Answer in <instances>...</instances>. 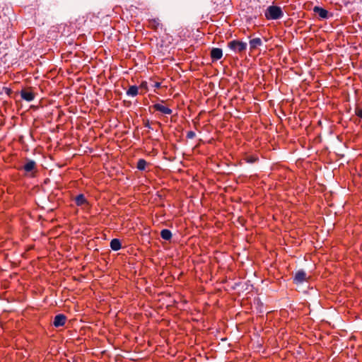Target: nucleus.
Returning <instances> with one entry per match:
<instances>
[{"instance_id":"1","label":"nucleus","mask_w":362,"mask_h":362,"mask_svg":"<svg viewBox=\"0 0 362 362\" xmlns=\"http://www.w3.org/2000/svg\"><path fill=\"white\" fill-rule=\"evenodd\" d=\"M284 13L281 8L277 6H269L264 13L267 20H277L283 16Z\"/></svg>"},{"instance_id":"2","label":"nucleus","mask_w":362,"mask_h":362,"mask_svg":"<svg viewBox=\"0 0 362 362\" xmlns=\"http://www.w3.org/2000/svg\"><path fill=\"white\" fill-rule=\"evenodd\" d=\"M166 103V100H162L160 103H155L152 105L149 109H153L154 111L160 112L164 115H169L173 113V110L163 104Z\"/></svg>"},{"instance_id":"3","label":"nucleus","mask_w":362,"mask_h":362,"mask_svg":"<svg viewBox=\"0 0 362 362\" xmlns=\"http://www.w3.org/2000/svg\"><path fill=\"white\" fill-rule=\"evenodd\" d=\"M228 47L235 52L241 53L246 50L247 43L238 40H233L228 43Z\"/></svg>"},{"instance_id":"4","label":"nucleus","mask_w":362,"mask_h":362,"mask_svg":"<svg viewBox=\"0 0 362 362\" xmlns=\"http://www.w3.org/2000/svg\"><path fill=\"white\" fill-rule=\"evenodd\" d=\"M21 96L23 100L30 102L34 100L35 94L31 88H24L21 90Z\"/></svg>"},{"instance_id":"5","label":"nucleus","mask_w":362,"mask_h":362,"mask_svg":"<svg viewBox=\"0 0 362 362\" xmlns=\"http://www.w3.org/2000/svg\"><path fill=\"white\" fill-rule=\"evenodd\" d=\"M306 276V273L303 270H298L293 277V283L295 284H300L308 281L309 278H307Z\"/></svg>"},{"instance_id":"6","label":"nucleus","mask_w":362,"mask_h":362,"mask_svg":"<svg viewBox=\"0 0 362 362\" xmlns=\"http://www.w3.org/2000/svg\"><path fill=\"white\" fill-rule=\"evenodd\" d=\"M147 27L154 31H158L159 28L162 29L163 25L158 18H151L148 20Z\"/></svg>"},{"instance_id":"7","label":"nucleus","mask_w":362,"mask_h":362,"mask_svg":"<svg viewBox=\"0 0 362 362\" xmlns=\"http://www.w3.org/2000/svg\"><path fill=\"white\" fill-rule=\"evenodd\" d=\"M210 57L213 62L221 59L223 57V51L221 48H212L210 52Z\"/></svg>"},{"instance_id":"8","label":"nucleus","mask_w":362,"mask_h":362,"mask_svg":"<svg viewBox=\"0 0 362 362\" xmlns=\"http://www.w3.org/2000/svg\"><path fill=\"white\" fill-rule=\"evenodd\" d=\"M67 317L64 314H58L54 317L53 325L55 327H62L65 325Z\"/></svg>"},{"instance_id":"9","label":"nucleus","mask_w":362,"mask_h":362,"mask_svg":"<svg viewBox=\"0 0 362 362\" xmlns=\"http://www.w3.org/2000/svg\"><path fill=\"white\" fill-rule=\"evenodd\" d=\"M75 204L77 206H88V201L85 197L83 194H79L74 198Z\"/></svg>"},{"instance_id":"10","label":"nucleus","mask_w":362,"mask_h":362,"mask_svg":"<svg viewBox=\"0 0 362 362\" xmlns=\"http://www.w3.org/2000/svg\"><path fill=\"white\" fill-rule=\"evenodd\" d=\"M249 45L250 51H253L260 47L262 45V42L259 37H255L250 40Z\"/></svg>"},{"instance_id":"11","label":"nucleus","mask_w":362,"mask_h":362,"mask_svg":"<svg viewBox=\"0 0 362 362\" xmlns=\"http://www.w3.org/2000/svg\"><path fill=\"white\" fill-rule=\"evenodd\" d=\"M314 12L318 14V16L321 18H328V11L321 7L319 6H315L313 9Z\"/></svg>"},{"instance_id":"12","label":"nucleus","mask_w":362,"mask_h":362,"mask_svg":"<svg viewBox=\"0 0 362 362\" xmlns=\"http://www.w3.org/2000/svg\"><path fill=\"white\" fill-rule=\"evenodd\" d=\"M36 168V163L34 160H29L24 165L23 170L27 172H31Z\"/></svg>"},{"instance_id":"13","label":"nucleus","mask_w":362,"mask_h":362,"mask_svg":"<svg viewBox=\"0 0 362 362\" xmlns=\"http://www.w3.org/2000/svg\"><path fill=\"white\" fill-rule=\"evenodd\" d=\"M110 248L114 251H118L122 248L121 241L117 238H114L110 242Z\"/></svg>"},{"instance_id":"14","label":"nucleus","mask_w":362,"mask_h":362,"mask_svg":"<svg viewBox=\"0 0 362 362\" xmlns=\"http://www.w3.org/2000/svg\"><path fill=\"white\" fill-rule=\"evenodd\" d=\"M139 86H131L127 90V95L132 97H135L139 94Z\"/></svg>"},{"instance_id":"15","label":"nucleus","mask_w":362,"mask_h":362,"mask_svg":"<svg viewBox=\"0 0 362 362\" xmlns=\"http://www.w3.org/2000/svg\"><path fill=\"white\" fill-rule=\"evenodd\" d=\"M148 165V163L146 160L144 158L139 159L137 164H136V168L141 171L146 170V166Z\"/></svg>"},{"instance_id":"16","label":"nucleus","mask_w":362,"mask_h":362,"mask_svg":"<svg viewBox=\"0 0 362 362\" xmlns=\"http://www.w3.org/2000/svg\"><path fill=\"white\" fill-rule=\"evenodd\" d=\"M160 237L165 240H170L172 238V233L168 229H163L160 231Z\"/></svg>"},{"instance_id":"17","label":"nucleus","mask_w":362,"mask_h":362,"mask_svg":"<svg viewBox=\"0 0 362 362\" xmlns=\"http://www.w3.org/2000/svg\"><path fill=\"white\" fill-rule=\"evenodd\" d=\"M243 160L248 163H254L259 160V157L257 155L245 156Z\"/></svg>"},{"instance_id":"18","label":"nucleus","mask_w":362,"mask_h":362,"mask_svg":"<svg viewBox=\"0 0 362 362\" xmlns=\"http://www.w3.org/2000/svg\"><path fill=\"white\" fill-rule=\"evenodd\" d=\"M139 88L140 89H144L145 92L144 93H140V94H144L148 90V84L146 81H144L141 83L140 86H139Z\"/></svg>"},{"instance_id":"19","label":"nucleus","mask_w":362,"mask_h":362,"mask_svg":"<svg viewBox=\"0 0 362 362\" xmlns=\"http://www.w3.org/2000/svg\"><path fill=\"white\" fill-rule=\"evenodd\" d=\"M88 18V16H82V17H79L77 20H76V22L78 23V25H81L82 24H85V23L86 22V19Z\"/></svg>"},{"instance_id":"20","label":"nucleus","mask_w":362,"mask_h":362,"mask_svg":"<svg viewBox=\"0 0 362 362\" xmlns=\"http://www.w3.org/2000/svg\"><path fill=\"white\" fill-rule=\"evenodd\" d=\"M12 90L8 87H3L2 90L0 92V94L5 93L7 95L10 96L12 93Z\"/></svg>"},{"instance_id":"21","label":"nucleus","mask_w":362,"mask_h":362,"mask_svg":"<svg viewBox=\"0 0 362 362\" xmlns=\"http://www.w3.org/2000/svg\"><path fill=\"white\" fill-rule=\"evenodd\" d=\"M355 115L359 118L362 119V108L356 107L355 109Z\"/></svg>"},{"instance_id":"22","label":"nucleus","mask_w":362,"mask_h":362,"mask_svg":"<svg viewBox=\"0 0 362 362\" xmlns=\"http://www.w3.org/2000/svg\"><path fill=\"white\" fill-rule=\"evenodd\" d=\"M195 137V133L193 131H189L187 133L186 138L188 139H191Z\"/></svg>"},{"instance_id":"23","label":"nucleus","mask_w":362,"mask_h":362,"mask_svg":"<svg viewBox=\"0 0 362 362\" xmlns=\"http://www.w3.org/2000/svg\"><path fill=\"white\" fill-rule=\"evenodd\" d=\"M144 124L145 127H147L149 129H151L149 120H146V122H144Z\"/></svg>"},{"instance_id":"24","label":"nucleus","mask_w":362,"mask_h":362,"mask_svg":"<svg viewBox=\"0 0 362 362\" xmlns=\"http://www.w3.org/2000/svg\"><path fill=\"white\" fill-rule=\"evenodd\" d=\"M155 88H160L161 86V83L160 82H156L153 86Z\"/></svg>"}]
</instances>
